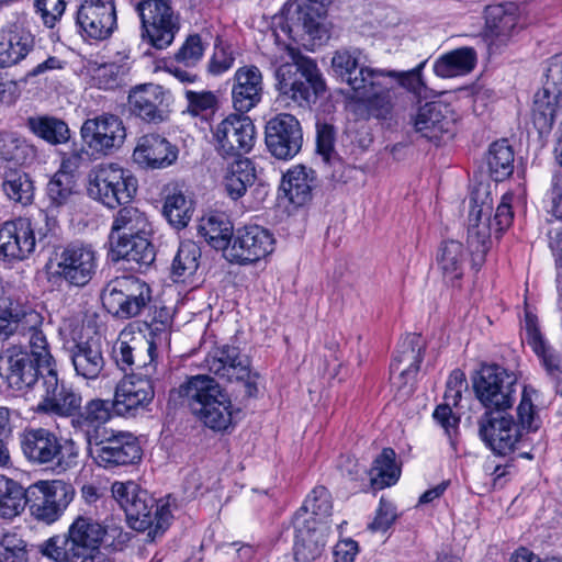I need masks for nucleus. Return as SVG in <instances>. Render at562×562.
<instances>
[{"mask_svg":"<svg viewBox=\"0 0 562 562\" xmlns=\"http://www.w3.org/2000/svg\"><path fill=\"white\" fill-rule=\"evenodd\" d=\"M106 529L88 517H77L68 532L45 541L41 551L57 562H112L101 549Z\"/></svg>","mask_w":562,"mask_h":562,"instance_id":"f257e3e1","label":"nucleus"},{"mask_svg":"<svg viewBox=\"0 0 562 562\" xmlns=\"http://www.w3.org/2000/svg\"><path fill=\"white\" fill-rule=\"evenodd\" d=\"M284 49L289 59L274 71L276 88L284 100L308 108L325 92V80L314 59L290 44Z\"/></svg>","mask_w":562,"mask_h":562,"instance_id":"f03ea898","label":"nucleus"},{"mask_svg":"<svg viewBox=\"0 0 562 562\" xmlns=\"http://www.w3.org/2000/svg\"><path fill=\"white\" fill-rule=\"evenodd\" d=\"M19 440L22 454L32 465L61 475L79 464L80 448L77 442L48 428L26 427Z\"/></svg>","mask_w":562,"mask_h":562,"instance_id":"7ed1b4c3","label":"nucleus"},{"mask_svg":"<svg viewBox=\"0 0 562 562\" xmlns=\"http://www.w3.org/2000/svg\"><path fill=\"white\" fill-rule=\"evenodd\" d=\"M191 413L215 431L226 430L233 422L232 401L215 379L206 374L190 376L177 389Z\"/></svg>","mask_w":562,"mask_h":562,"instance_id":"20e7f679","label":"nucleus"},{"mask_svg":"<svg viewBox=\"0 0 562 562\" xmlns=\"http://www.w3.org/2000/svg\"><path fill=\"white\" fill-rule=\"evenodd\" d=\"M508 411H485L477 420L480 438L499 456H506L515 449L521 437L520 428L530 431L536 430L539 426L538 415L527 389L524 390L517 407L518 425Z\"/></svg>","mask_w":562,"mask_h":562,"instance_id":"39448f33","label":"nucleus"},{"mask_svg":"<svg viewBox=\"0 0 562 562\" xmlns=\"http://www.w3.org/2000/svg\"><path fill=\"white\" fill-rule=\"evenodd\" d=\"M113 498L125 512L131 528L147 530V541L153 542L170 525L172 515L167 503L156 499L133 481L114 482L111 487Z\"/></svg>","mask_w":562,"mask_h":562,"instance_id":"423d86ee","label":"nucleus"},{"mask_svg":"<svg viewBox=\"0 0 562 562\" xmlns=\"http://www.w3.org/2000/svg\"><path fill=\"white\" fill-rule=\"evenodd\" d=\"M82 148L74 150L66 159L64 166L78 168L89 162L91 157H101L112 154L120 148L126 137L122 120L114 114H102L87 119L81 128Z\"/></svg>","mask_w":562,"mask_h":562,"instance_id":"0eeeda50","label":"nucleus"},{"mask_svg":"<svg viewBox=\"0 0 562 562\" xmlns=\"http://www.w3.org/2000/svg\"><path fill=\"white\" fill-rule=\"evenodd\" d=\"M330 0H293L284 5L281 30L295 42L315 45L329 37L326 26L327 4Z\"/></svg>","mask_w":562,"mask_h":562,"instance_id":"6e6552de","label":"nucleus"},{"mask_svg":"<svg viewBox=\"0 0 562 562\" xmlns=\"http://www.w3.org/2000/svg\"><path fill=\"white\" fill-rule=\"evenodd\" d=\"M103 307L117 319L140 315L151 302L149 285L134 277L121 276L110 280L101 292Z\"/></svg>","mask_w":562,"mask_h":562,"instance_id":"1a4fd4ad","label":"nucleus"},{"mask_svg":"<svg viewBox=\"0 0 562 562\" xmlns=\"http://www.w3.org/2000/svg\"><path fill=\"white\" fill-rule=\"evenodd\" d=\"M87 191L93 200L115 209L133 199L137 180L117 164H101L90 170Z\"/></svg>","mask_w":562,"mask_h":562,"instance_id":"9d476101","label":"nucleus"},{"mask_svg":"<svg viewBox=\"0 0 562 562\" xmlns=\"http://www.w3.org/2000/svg\"><path fill=\"white\" fill-rule=\"evenodd\" d=\"M517 376L498 364H485L472 379V387L485 411L510 409L515 402Z\"/></svg>","mask_w":562,"mask_h":562,"instance_id":"9b49d317","label":"nucleus"},{"mask_svg":"<svg viewBox=\"0 0 562 562\" xmlns=\"http://www.w3.org/2000/svg\"><path fill=\"white\" fill-rule=\"evenodd\" d=\"M138 368L144 372H133L115 387L114 400L111 402L113 413L119 416H134L155 396L154 376L157 374V361L149 360Z\"/></svg>","mask_w":562,"mask_h":562,"instance_id":"f8f14e48","label":"nucleus"},{"mask_svg":"<svg viewBox=\"0 0 562 562\" xmlns=\"http://www.w3.org/2000/svg\"><path fill=\"white\" fill-rule=\"evenodd\" d=\"M142 21V36L153 47L164 49L171 45L179 31V19L166 0H143L136 5Z\"/></svg>","mask_w":562,"mask_h":562,"instance_id":"ddd939ff","label":"nucleus"},{"mask_svg":"<svg viewBox=\"0 0 562 562\" xmlns=\"http://www.w3.org/2000/svg\"><path fill=\"white\" fill-rule=\"evenodd\" d=\"M204 368L214 375L228 382H240L245 387V395L255 396L258 392L257 374L250 370V361L241 355L238 347L223 345L213 348L204 359Z\"/></svg>","mask_w":562,"mask_h":562,"instance_id":"4468645a","label":"nucleus"},{"mask_svg":"<svg viewBox=\"0 0 562 562\" xmlns=\"http://www.w3.org/2000/svg\"><path fill=\"white\" fill-rule=\"evenodd\" d=\"M493 198L486 188H476L471 193L469 213L468 244L472 251V266L480 268L490 249L494 224L491 221Z\"/></svg>","mask_w":562,"mask_h":562,"instance_id":"2eb2a0df","label":"nucleus"},{"mask_svg":"<svg viewBox=\"0 0 562 562\" xmlns=\"http://www.w3.org/2000/svg\"><path fill=\"white\" fill-rule=\"evenodd\" d=\"M72 497V486L60 480L38 481L27 488V504L32 516L46 524L56 521Z\"/></svg>","mask_w":562,"mask_h":562,"instance_id":"dca6fc26","label":"nucleus"},{"mask_svg":"<svg viewBox=\"0 0 562 562\" xmlns=\"http://www.w3.org/2000/svg\"><path fill=\"white\" fill-rule=\"evenodd\" d=\"M43 362L46 373L38 385L42 401L37 405V412L70 417L80 408L81 395L59 380L54 357H46Z\"/></svg>","mask_w":562,"mask_h":562,"instance_id":"f3484780","label":"nucleus"},{"mask_svg":"<svg viewBox=\"0 0 562 562\" xmlns=\"http://www.w3.org/2000/svg\"><path fill=\"white\" fill-rule=\"evenodd\" d=\"M560 108H562V54L551 59L546 82L535 94L532 120L539 133H547L552 128Z\"/></svg>","mask_w":562,"mask_h":562,"instance_id":"a211bd4d","label":"nucleus"},{"mask_svg":"<svg viewBox=\"0 0 562 562\" xmlns=\"http://www.w3.org/2000/svg\"><path fill=\"white\" fill-rule=\"evenodd\" d=\"M87 448L95 463L104 469L133 464L142 458L138 441L131 432H112L108 437L101 435Z\"/></svg>","mask_w":562,"mask_h":562,"instance_id":"6ab92c4d","label":"nucleus"},{"mask_svg":"<svg viewBox=\"0 0 562 562\" xmlns=\"http://www.w3.org/2000/svg\"><path fill=\"white\" fill-rule=\"evenodd\" d=\"M44 364L37 355L11 347L0 356V375L11 389L23 391L43 381Z\"/></svg>","mask_w":562,"mask_h":562,"instance_id":"aec40b11","label":"nucleus"},{"mask_svg":"<svg viewBox=\"0 0 562 562\" xmlns=\"http://www.w3.org/2000/svg\"><path fill=\"white\" fill-rule=\"evenodd\" d=\"M255 125L245 113L231 114L213 131L215 148L223 157H241L255 143Z\"/></svg>","mask_w":562,"mask_h":562,"instance_id":"412c9836","label":"nucleus"},{"mask_svg":"<svg viewBox=\"0 0 562 562\" xmlns=\"http://www.w3.org/2000/svg\"><path fill=\"white\" fill-rule=\"evenodd\" d=\"M361 54L359 48L336 50L331 58V68L351 88L353 94L368 95L372 86L380 85L379 80L384 70L363 66Z\"/></svg>","mask_w":562,"mask_h":562,"instance_id":"4be33fe9","label":"nucleus"},{"mask_svg":"<svg viewBox=\"0 0 562 562\" xmlns=\"http://www.w3.org/2000/svg\"><path fill=\"white\" fill-rule=\"evenodd\" d=\"M57 274L75 286H85L97 270V255L92 246L70 243L56 252Z\"/></svg>","mask_w":562,"mask_h":562,"instance_id":"5701e85b","label":"nucleus"},{"mask_svg":"<svg viewBox=\"0 0 562 562\" xmlns=\"http://www.w3.org/2000/svg\"><path fill=\"white\" fill-rule=\"evenodd\" d=\"M76 26L85 38L103 41L116 29L113 0H82L76 12Z\"/></svg>","mask_w":562,"mask_h":562,"instance_id":"b1692460","label":"nucleus"},{"mask_svg":"<svg viewBox=\"0 0 562 562\" xmlns=\"http://www.w3.org/2000/svg\"><path fill=\"white\" fill-rule=\"evenodd\" d=\"M302 144V127L294 115L280 113L267 122L266 145L277 159H292L300 153Z\"/></svg>","mask_w":562,"mask_h":562,"instance_id":"393cba45","label":"nucleus"},{"mask_svg":"<svg viewBox=\"0 0 562 562\" xmlns=\"http://www.w3.org/2000/svg\"><path fill=\"white\" fill-rule=\"evenodd\" d=\"M484 20L483 37L490 50L506 46L519 32L518 7L513 2L486 5Z\"/></svg>","mask_w":562,"mask_h":562,"instance_id":"a878e982","label":"nucleus"},{"mask_svg":"<svg viewBox=\"0 0 562 562\" xmlns=\"http://www.w3.org/2000/svg\"><path fill=\"white\" fill-rule=\"evenodd\" d=\"M274 239L271 233L259 226L248 225L237 229L227 257L240 265L257 262L273 251Z\"/></svg>","mask_w":562,"mask_h":562,"instance_id":"bb28decb","label":"nucleus"},{"mask_svg":"<svg viewBox=\"0 0 562 562\" xmlns=\"http://www.w3.org/2000/svg\"><path fill=\"white\" fill-rule=\"evenodd\" d=\"M128 106L131 113L142 121L159 124L169 117V94L159 85H139L130 91Z\"/></svg>","mask_w":562,"mask_h":562,"instance_id":"cd10ccee","label":"nucleus"},{"mask_svg":"<svg viewBox=\"0 0 562 562\" xmlns=\"http://www.w3.org/2000/svg\"><path fill=\"white\" fill-rule=\"evenodd\" d=\"M426 345L418 334H407L400 342L391 363V378L400 387L412 384L419 371Z\"/></svg>","mask_w":562,"mask_h":562,"instance_id":"c85d7f7f","label":"nucleus"},{"mask_svg":"<svg viewBox=\"0 0 562 562\" xmlns=\"http://www.w3.org/2000/svg\"><path fill=\"white\" fill-rule=\"evenodd\" d=\"M454 122L452 110L442 102L425 103L411 119L415 133L428 140H438L443 134L452 133Z\"/></svg>","mask_w":562,"mask_h":562,"instance_id":"c756f323","label":"nucleus"},{"mask_svg":"<svg viewBox=\"0 0 562 562\" xmlns=\"http://www.w3.org/2000/svg\"><path fill=\"white\" fill-rule=\"evenodd\" d=\"M263 94V79L260 69L254 65L239 67L232 86L233 106L239 113H247L257 106Z\"/></svg>","mask_w":562,"mask_h":562,"instance_id":"7c9ffc66","label":"nucleus"},{"mask_svg":"<svg viewBox=\"0 0 562 562\" xmlns=\"http://www.w3.org/2000/svg\"><path fill=\"white\" fill-rule=\"evenodd\" d=\"M178 148L158 134H146L138 138L133 160L145 169H164L178 158Z\"/></svg>","mask_w":562,"mask_h":562,"instance_id":"2f4dec72","label":"nucleus"},{"mask_svg":"<svg viewBox=\"0 0 562 562\" xmlns=\"http://www.w3.org/2000/svg\"><path fill=\"white\" fill-rule=\"evenodd\" d=\"M36 238L30 221L7 222L0 228V259L22 260L35 248Z\"/></svg>","mask_w":562,"mask_h":562,"instance_id":"473e14b6","label":"nucleus"},{"mask_svg":"<svg viewBox=\"0 0 562 562\" xmlns=\"http://www.w3.org/2000/svg\"><path fill=\"white\" fill-rule=\"evenodd\" d=\"M13 314L14 318V335H20L27 339L31 352L37 355L40 359L46 360L53 358L48 341L42 330L43 316L31 307H27L14 300Z\"/></svg>","mask_w":562,"mask_h":562,"instance_id":"72a5a7b5","label":"nucleus"},{"mask_svg":"<svg viewBox=\"0 0 562 562\" xmlns=\"http://www.w3.org/2000/svg\"><path fill=\"white\" fill-rule=\"evenodd\" d=\"M34 36L24 20L0 31V67H10L23 60L34 48Z\"/></svg>","mask_w":562,"mask_h":562,"instance_id":"f704fd0d","label":"nucleus"},{"mask_svg":"<svg viewBox=\"0 0 562 562\" xmlns=\"http://www.w3.org/2000/svg\"><path fill=\"white\" fill-rule=\"evenodd\" d=\"M112 412L111 401L93 398L70 416V425L75 431L83 435L87 445H91L101 436L100 429L111 419Z\"/></svg>","mask_w":562,"mask_h":562,"instance_id":"c9c22d12","label":"nucleus"},{"mask_svg":"<svg viewBox=\"0 0 562 562\" xmlns=\"http://www.w3.org/2000/svg\"><path fill=\"white\" fill-rule=\"evenodd\" d=\"M329 526L314 520H305L296 526L294 558L296 562H312L324 551Z\"/></svg>","mask_w":562,"mask_h":562,"instance_id":"e433bc0d","label":"nucleus"},{"mask_svg":"<svg viewBox=\"0 0 562 562\" xmlns=\"http://www.w3.org/2000/svg\"><path fill=\"white\" fill-rule=\"evenodd\" d=\"M149 235H139L132 238L111 241L113 259H123L130 263L131 270L143 271L155 260V248Z\"/></svg>","mask_w":562,"mask_h":562,"instance_id":"4c0bfd02","label":"nucleus"},{"mask_svg":"<svg viewBox=\"0 0 562 562\" xmlns=\"http://www.w3.org/2000/svg\"><path fill=\"white\" fill-rule=\"evenodd\" d=\"M526 330L528 344L541 359L555 392L562 396V368L559 353L547 344L529 314H526Z\"/></svg>","mask_w":562,"mask_h":562,"instance_id":"58836bf2","label":"nucleus"},{"mask_svg":"<svg viewBox=\"0 0 562 562\" xmlns=\"http://www.w3.org/2000/svg\"><path fill=\"white\" fill-rule=\"evenodd\" d=\"M69 355L76 373L87 380L97 379L105 364L101 345L95 339L76 342Z\"/></svg>","mask_w":562,"mask_h":562,"instance_id":"ea45409f","label":"nucleus"},{"mask_svg":"<svg viewBox=\"0 0 562 562\" xmlns=\"http://www.w3.org/2000/svg\"><path fill=\"white\" fill-rule=\"evenodd\" d=\"M315 187V171L303 165L289 169L281 182V189L285 196L295 206H302L311 201L312 191Z\"/></svg>","mask_w":562,"mask_h":562,"instance_id":"a19ab883","label":"nucleus"},{"mask_svg":"<svg viewBox=\"0 0 562 562\" xmlns=\"http://www.w3.org/2000/svg\"><path fill=\"white\" fill-rule=\"evenodd\" d=\"M2 190L9 200L27 205L34 198V184L25 171L12 166H1Z\"/></svg>","mask_w":562,"mask_h":562,"instance_id":"79ce46f5","label":"nucleus"},{"mask_svg":"<svg viewBox=\"0 0 562 562\" xmlns=\"http://www.w3.org/2000/svg\"><path fill=\"white\" fill-rule=\"evenodd\" d=\"M150 225L146 215L133 206L122 207L112 225L111 241L132 238L139 235H149Z\"/></svg>","mask_w":562,"mask_h":562,"instance_id":"37998d69","label":"nucleus"},{"mask_svg":"<svg viewBox=\"0 0 562 562\" xmlns=\"http://www.w3.org/2000/svg\"><path fill=\"white\" fill-rule=\"evenodd\" d=\"M233 229V224L223 213L211 214L202 218L199 225V233L205 241L217 250H225L226 254L234 238Z\"/></svg>","mask_w":562,"mask_h":562,"instance_id":"c03bdc74","label":"nucleus"},{"mask_svg":"<svg viewBox=\"0 0 562 562\" xmlns=\"http://www.w3.org/2000/svg\"><path fill=\"white\" fill-rule=\"evenodd\" d=\"M256 179L255 167L250 159L237 157L226 169L224 187L227 194L237 200L245 194L247 188Z\"/></svg>","mask_w":562,"mask_h":562,"instance_id":"a18cd8bd","label":"nucleus"},{"mask_svg":"<svg viewBox=\"0 0 562 562\" xmlns=\"http://www.w3.org/2000/svg\"><path fill=\"white\" fill-rule=\"evenodd\" d=\"M467 251L457 240L443 241L437 254V265L447 281L453 282L463 276Z\"/></svg>","mask_w":562,"mask_h":562,"instance_id":"49530a36","label":"nucleus"},{"mask_svg":"<svg viewBox=\"0 0 562 562\" xmlns=\"http://www.w3.org/2000/svg\"><path fill=\"white\" fill-rule=\"evenodd\" d=\"M144 325L150 337V339L146 341L147 356L149 357V360L156 361L157 345L167 342L169 339L172 315L169 308L165 306L155 307V310L144 321Z\"/></svg>","mask_w":562,"mask_h":562,"instance_id":"de8ad7c7","label":"nucleus"},{"mask_svg":"<svg viewBox=\"0 0 562 562\" xmlns=\"http://www.w3.org/2000/svg\"><path fill=\"white\" fill-rule=\"evenodd\" d=\"M27 504V490L16 481L0 475V517L12 519L19 516Z\"/></svg>","mask_w":562,"mask_h":562,"instance_id":"09e8293b","label":"nucleus"},{"mask_svg":"<svg viewBox=\"0 0 562 562\" xmlns=\"http://www.w3.org/2000/svg\"><path fill=\"white\" fill-rule=\"evenodd\" d=\"M401 469L396 464V453L391 448H384L375 458L370 470L371 485L375 490H382L397 482Z\"/></svg>","mask_w":562,"mask_h":562,"instance_id":"8fccbe9b","label":"nucleus"},{"mask_svg":"<svg viewBox=\"0 0 562 562\" xmlns=\"http://www.w3.org/2000/svg\"><path fill=\"white\" fill-rule=\"evenodd\" d=\"M475 64V53L472 48H460L441 56L434 65L437 76L442 78L456 77L472 70Z\"/></svg>","mask_w":562,"mask_h":562,"instance_id":"3c124183","label":"nucleus"},{"mask_svg":"<svg viewBox=\"0 0 562 562\" xmlns=\"http://www.w3.org/2000/svg\"><path fill=\"white\" fill-rule=\"evenodd\" d=\"M486 162L491 177L495 181H503L514 171V150L507 139L491 144L486 155Z\"/></svg>","mask_w":562,"mask_h":562,"instance_id":"603ef678","label":"nucleus"},{"mask_svg":"<svg viewBox=\"0 0 562 562\" xmlns=\"http://www.w3.org/2000/svg\"><path fill=\"white\" fill-rule=\"evenodd\" d=\"M72 166L61 165L58 170L47 183V196L50 205L59 207L67 204L70 198L76 192V179L72 175Z\"/></svg>","mask_w":562,"mask_h":562,"instance_id":"864d4df0","label":"nucleus"},{"mask_svg":"<svg viewBox=\"0 0 562 562\" xmlns=\"http://www.w3.org/2000/svg\"><path fill=\"white\" fill-rule=\"evenodd\" d=\"M200 258L201 249L195 243L191 240L181 243L171 266L173 281H184L193 276L199 268Z\"/></svg>","mask_w":562,"mask_h":562,"instance_id":"5fc2aeb1","label":"nucleus"},{"mask_svg":"<svg viewBox=\"0 0 562 562\" xmlns=\"http://www.w3.org/2000/svg\"><path fill=\"white\" fill-rule=\"evenodd\" d=\"M27 127L38 137L50 144H61L69 138L67 124L53 116H35L27 119Z\"/></svg>","mask_w":562,"mask_h":562,"instance_id":"6e6d98bb","label":"nucleus"},{"mask_svg":"<svg viewBox=\"0 0 562 562\" xmlns=\"http://www.w3.org/2000/svg\"><path fill=\"white\" fill-rule=\"evenodd\" d=\"M32 155V148L24 139L9 133L0 134V167L18 168L26 164Z\"/></svg>","mask_w":562,"mask_h":562,"instance_id":"4d7b16f0","label":"nucleus"},{"mask_svg":"<svg viewBox=\"0 0 562 562\" xmlns=\"http://www.w3.org/2000/svg\"><path fill=\"white\" fill-rule=\"evenodd\" d=\"M193 212L192 201L177 191L166 196L162 213L168 222L180 229L188 225Z\"/></svg>","mask_w":562,"mask_h":562,"instance_id":"13d9d810","label":"nucleus"},{"mask_svg":"<svg viewBox=\"0 0 562 562\" xmlns=\"http://www.w3.org/2000/svg\"><path fill=\"white\" fill-rule=\"evenodd\" d=\"M133 344L127 341L119 340L113 348L114 359L117 366L123 371L133 370L135 367L136 372H144L138 368L139 364L144 362H149V357L147 356V345H139L136 340H132Z\"/></svg>","mask_w":562,"mask_h":562,"instance_id":"bf43d9fd","label":"nucleus"},{"mask_svg":"<svg viewBox=\"0 0 562 562\" xmlns=\"http://www.w3.org/2000/svg\"><path fill=\"white\" fill-rule=\"evenodd\" d=\"M380 85H374L368 91V95L355 94L353 97L367 103L369 114L376 119H386L391 113L392 103L386 92L390 87L383 76L380 78Z\"/></svg>","mask_w":562,"mask_h":562,"instance_id":"052dcab7","label":"nucleus"},{"mask_svg":"<svg viewBox=\"0 0 562 562\" xmlns=\"http://www.w3.org/2000/svg\"><path fill=\"white\" fill-rule=\"evenodd\" d=\"M333 504L330 494L324 486L315 487L311 494L306 497L301 510L305 513L311 510L313 517L310 520L324 524L323 518H328L331 514Z\"/></svg>","mask_w":562,"mask_h":562,"instance_id":"680f3d73","label":"nucleus"},{"mask_svg":"<svg viewBox=\"0 0 562 562\" xmlns=\"http://www.w3.org/2000/svg\"><path fill=\"white\" fill-rule=\"evenodd\" d=\"M0 562H29L26 542L16 533H4L0 539Z\"/></svg>","mask_w":562,"mask_h":562,"instance_id":"e2e57ef3","label":"nucleus"},{"mask_svg":"<svg viewBox=\"0 0 562 562\" xmlns=\"http://www.w3.org/2000/svg\"><path fill=\"white\" fill-rule=\"evenodd\" d=\"M204 43L199 34H191L175 54V59L187 67H193L204 54Z\"/></svg>","mask_w":562,"mask_h":562,"instance_id":"0e129e2a","label":"nucleus"},{"mask_svg":"<svg viewBox=\"0 0 562 562\" xmlns=\"http://www.w3.org/2000/svg\"><path fill=\"white\" fill-rule=\"evenodd\" d=\"M335 128L326 122L316 123V148L324 161L329 162L334 154Z\"/></svg>","mask_w":562,"mask_h":562,"instance_id":"69168bd1","label":"nucleus"},{"mask_svg":"<svg viewBox=\"0 0 562 562\" xmlns=\"http://www.w3.org/2000/svg\"><path fill=\"white\" fill-rule=\"evenodd\" d=\"M396 518L397 513L395 506L382 497L375 517L373 521L369 524V529L373 532H385L394 524Z\"/></svg>","mask_w":562,"mask_h":562,"instance_id":"338daca9","label":"nucleus"},{"mask_svg":"<svg viewBox=\"0 0 562 562\" xmlns=\"http://www.w3.org/2000/svg\"><path fill=\"white\" fill-rule=\"evenodd\" d=\"M423 66L424 64H420L419 66L409 71L384 70L383 78L385 80L394 79L407 90L414 93H419L424 86L420 77V69L423 68Z\"/></svg>","mask_w":562,"mask_h":562,"instance_id":"774afa93","label":"nucleus"}]
</instances>
